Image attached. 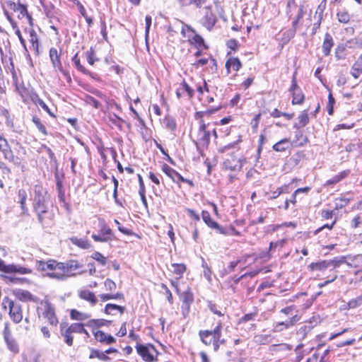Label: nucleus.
<instances>
[{"mask_svg": "<svg viewBox=\"0 0 362 362\" xmlns=\"http://www.w3.org/2000/svg\"><path fill=\"white\" fill-rule=\"evenodd\" d=\"M48 199L49 196L46 189L41 186L35 185L33 205L38 221L41 223H43L46 218H52V214L48 210Z\"/></svg>", "mask_w": 362, "mask_h": 362, "instance_id": "obj_1", "label": "nucleus"}, {"mask_svg": "<svg viewBox=\"0 0 362 362\" xmlns=\"http://www.w3.org/2000/svg\"><path fill=\"white\" fill-rule=\"evenodd\" d=\"M11 142L15 143L18 147L16 156L13 154L6 139L0 134V151L3 153L4 159L16 165H19L26 153V150L19 141L13 140Z\"/></svg>", "mask_w": 362, "mask_h": 362, "instance_id": "obj_2", "label": "nucleus"}, {"mask_svg": "<svg viewBox=\"0 0 362 362\" xmlns=\"http://www.w3.org/2000/svg\"><path fill=\"white\" fill-rule=\"evenodd\" d=\"M221 323H218L213 330H200L199 336L202 342L206 346L213 344L214 350L217 351L220 344L226 342V340L221 338Z\"/></svg>", "mask_w": 362, "mask_h": 362, "instance_id": "obj_3", "label": "nucleus"}, {"mask_svg": "<svg viewBox=\"0 0 362 362\" xmlns=\"http://www.w3.org/2000/svg\"><path fill=\"white\" fill-rule=\"evenodd\" d=\"M138 354L142 357V358L146 362H153L156 359V356L158 352L156 349L153 345L149 344L145 345H137L136 346Z\"/></svg>", "mask_w": 362, "mask_h": 362, "instance_id": "obj_4", "label": "nucleus"}, {"mask_svg": "<svg viewBox=\"0 0 362 362\" xmlns=\"http://www.w3.org/2000/svg\"><path fill=\"white\" fill-rule=\"evenodd\" d=\"M202 217L204 222L211 228L216 230L217 233L223 235H229L230 230L234 231L233 228H226L221 226L216 221L212 220L210 214L207 211H203Z\"/></svg>", "mask_w": 362, "mask_h": 362, "instance_id": "obj_5", "label": "nucleus"}, {"mask_svg": "<svg viewBox=\"0 0 362 362\" xmlns=\"http://www.w3.org/2000/svg\"><path fill=\"white\" fill-rule=\"evenodd\" d=\"M41 305L42 308H40V309L43 308V317L47 320L51 325H57L58 320L55 315L54 308L52 305L48 300H45L41 302ZM38 310H40V308H38Z\"/></svg>", "mask_w": 362, "mask_h": 362, "instance_id": "obj_6", "label": "nucleus"}, {"mask_svg": "<svg viewBox=\"0 0 362 362\" xmlns=\"http://www.w3.org/2000/svg\"><path fill=\"white\" fill-rule=\"evenodd\" d=\"M202 25L209 30H211L216 23V17L212 13L210 6L204 8V16L201 20Z\"/></svg>", "mask_w": 362, "mask_h": 362, "instance_id": "obj_7", "label": "nucleus"}, {"mask_svg": "<svg viewBox=\"0 0 362 362\" xmlns=\"http://www.w3.org/2000/svg\"><path fill=\"white\" fill-rule=\"evenodd\" d=\"M9 315L14 323H19L23 320L22 307L13 301H8Z\"/></svg>", "mask_w": 362, "mask_h": 362, "instance_id": "obj_8", "label": "nucleus"}, {"mask_svg": "<svg viewBox=\"0 0 362 362\" xmlns=\"http://www.w3.org/2000/svg\"><path fill=\"white\" fill-rule=\"evenodd\" d=\"M300 320L298 315H293L289 320L275 323L273 326V332H280L284 329H287L296 325Z\"/></svg>", "mask_w": 362, "mask_h": 362, "instance_id": "obj_9", "label": "nucleus"}, {"mask_svg": "<svg viewBox=\"0 0 362 362\" xmlns=\"http://www.w3.org/2000/svg\"><path fill=\"white\" fill-rule=\"evenodd\" d=\"M163 171L174 182L181 181L192 185V182L191 180L184 178L180 173L168 166L167 164H164L163 165Z\"/></svg>", "mask_w": 362, "mask_h": 362, "instance_id": "obj_10", "label": "nucleus"}, {"mask_svg": "<svg viewBox=\"0 0 362 362\" xmlns=\"http://www.w3.org/2000/svg\"><path fill=\"white\" fill-rule=\"evenodd\" d=\"M198 140L203 146H208L210 141V133L206 130V124L203 119L199 122Z\"/></svg>", "mask_w": 362, "mask_h": 362, "instance_id": "obj_11", "label": "nucleus"}, {"mask_svg": "<svg viewBox=\"0 0 362 362\" xmlns=\"http://www.w3.org/2000/svg\"><path fill=\"white\" fill-rule=\"evenodd\" d=\"M289 91L293 93V104H301L304 100V95L297 85L295 77L293 78L292 84Z\"/></svg>", "mask_w": 362, "mask_h": 362, "instance_id": "obj_12", "label": "nucleus"}, {"mask_svg": "<svg viewBox=\"0 0 362 362\" xmlns=\"http://www.w3.org/2000/svg\"><path fill=\"white\" fill-rule=\"evenodd\" d=\"M112 230L106 226H103L100 230V235L93 234L92 238L95 242H108L112 240Z\"/></svg>", "mask_w": 362, "mask_h": 362, "instance_id": "obj_13", "label": "nucleus"}, {"mask_svg": "<svg viewBox=\"0 0 362 362\" xmlns=\"http://www.w3.org/2000/svg\"><path fill=\"white\" fill-rule=\"evenodd\" d=\"M49 58L54 68H57L60 71H63L62 63L60 62L59 54L56 48L52 47L49 49Z\"/></svg>", "mask_w": 362, "mask_h": 362, "instance_id": "obj_14", "label": "nucleus"}, {"mask_svg": "<svg viewBox=\"0 0 362 362\" xmlns=\"http://www.w3.org/2000/svg\"><path fill=\"white\" fill-rule=\"evenodd\" d=\"M225 169L230 170L232 171L239 170L242 168L240 160L238 159H227L223 163Z\"/></svg>", "mask_w": 362, "mask_h": 362, "instance_id": "obj_15", "label": "nucleus"}, {"mask_svg": "<svg viewBox=\"0 0 362 362\" xmlns=\"http://www.w3.org/2000/svg\"><path fill=\"white\" fill-rule=\"evenodd\" d=\"M334 45L333 39L330 34L326 33L325 40L322 45V51L325 56H328L330 53L331 49Z\"/></svg>", "mask_w": 362, "mask_h": 362, "instance_id": "obj_16", "label": "nucleus"}, {"mask_svg": "<svg viewBox=\"0 0 362 362\" xmlns=\"http://www.w3.org/2000/svg\"><path fill=\"white\" fill-rule=\"evenodd\" d=\"M241 62L238 58L230 57L229 58L226 63V68L228 71V73H230V69L234 71H238L241 68Z\"/></svg>", "mask_w": 362, "mask_h": 362, "instance_id": "obj_17", "label": "nucleus"}, {"mask_svg": "<svg viewBox=\"0 0 362 362\" xmlns=\"http://www.w3.org/2000/svg\"><path fill=\"white\" fill-rule=\"evenodd\" d=\"M16 296L23 301H35L34 296L28 291L18 289L14 291Z\"/></svg>", "mask_w": 362, "mask_h": 362, "instance_id": "obj_18", "label": "nucleus"}, {"mask_svg": "<svg viewBox=\"0 0 362 362\" xmlns=\"http://www.w3.org/2000/svg\"><path fill=\"white\" fill-rule=\"evenodd\" d=\"M66 277L69 276L75 275L74 273V271L79 269L81 267L80 264L76 260H69L66 262Z\"/></svg>", "mask_w": 362, "mask_h": 362, "instance_id": "obj_19", "label": "nucleus"}, {"mask_svg": "<svg viewBox=\"0 0 362 362\" xmlns=\"http://www.w3.org/2000/svg\"><path fill=\"white\" fill-rule=\"evenodd\" d=\"M18 202L21 204V208L23 211V214H26L28 213V208L25 206V201L27 199V192L25 189H21L18 190Z\"/></svg>", "mask_w": 362, "mask_h": 362, "instance_id": "obj_20", "label": "nucleus"}, {"mask_svg": "<svg viewBox=\"0 0 362 362\" xmlns=\"http://www.w3.org/2000/svg\"><path fill=\"white\" fill-rule=\"evenodd\" d=\"M79 296L81 298L90 302L92 305H95L98 301L94 293L90 291H82Z\"/></svg>", "mask_w": 362, "mask_h": 362, "instance_id": "obj_21", "label": "nucleus"}, {"mask_svg": "<svg viewBox=\"0 0 362 362\" xmlns=\"http://www.w3.org/2000/svg\"><path fill=\"white\" fill-rule=\"evenodd\" d=\"M169 269L171 272L178 276L177 279H180L185 272L186 267L183 264H172Z\"/></svg>", "mask_w": 362, "mask_h": 362, "instance_id": "obj_22", "label": "nucleus"}, {"mask_svg": "<svg viewBox=\"0 0 362 362\" xmlns=\"http://www.w3.org/2000/svg\"><path fill=\"white\" fill-rule=\"evenodd\" d=\"M8 266H12L13 267L9 269V271H6V273H8V274L19 273L21 274H30L32 272L31 269L26 268V267H21L19 265L11 264H8Z\"/></svg>", "mask_w": 362, "mask_h": 362, "instance_id": "obj_23", "label": "nucleus"}, {"mask_svg": "<svg viewBox=\"0 0 362 362\" xmlns=\"http://www.w3.org/2000/svg\"><path fill=\"white\" fill-rule=\"evenodd\" d=\"M182 300L187 308H189V305L192 303L194 296L189 288H187V291L182 294Z\"/></svg>", "mask_w": 362, "mask_h": 362, "instance_id": "obj_24", "label": "nucleus"}, {"mask_svg": "<svg viewBox=\"0 0 362 362\" xmlns=\"http://www.w3.org/2000/svg\"><path fill=\"white\" fill-rule=\"evenodd\" d=\"M289 147V140L284 139L273 146V149L277 152H283Z\"/></svg>", "mask_w": 362, "mask_h": 362, "instance_id": "obj_25", "label": "nucleus"}, {"mask_svg": "<svg viewBox=\"0 0 362 362\" xmlns=\"http://www.w3.org/2000/svg\"><path fill=\"white\" fill-rule=\"evenodd\" d=\"M298 123L295 124L293 127L296 129H299L301 127H305L309 122V117L307 113V111H303L299 116H298Z\"/></svg>", "mask_w": 362, "mask_h": 362, "instance_id": "obj_26", "label": "nucleus"}, {"mask_svg": "<svg viewBox=\"0 0 362 362\" xmlns=\"http://www.w3.org/2000/svg\"><path fill=\"white\" fill-rule=\"evenodd\" d=\"M349 171L348 170H344L341 172L339 174L334 176L331 179L328 180L326 182L327 185H334L336 184L341 180H342L344 177H346L348 175Z\"/></svg>", "mask_w": 362, "mask_h": 362, "instance_id": "obj_27", "label": "nucleus"}, {"mask_svg": "<svg viewBox=\"0 0 362 362\" xmlns=\"http://www.w3.org/2000/svg\"><path fill=\"white\" fill-rule=\"evenodd\" d=\"M71 317L75 320H85L90 317V315L87 313H81L76 310H71Z\"/></svg>", "mask_w": 362, "mask_h": 362, "instance_id": "obj_28", "label": "nucleus"}, {"mask_svg": "<svg viewBox=\"0 0 362 362\" xmlns=\"http://www.w3.org/2000/svg\"><path fill=\"white\" fill-rule=\"evenodd\" d=\"M30 42L32 44V48L38 53V38L35 31L33 29L30 30Z\"/></svg>", "mask_w": 362, "mask_h": 362, "instance_id": "obj_29", "label": "nucleus"}, {"mask_svg": "<svg viewBox=\"0 0 362 362\" xmlns=\"http://www.w3.org/2000/svg\"><path fill=\"white\" fill-rule=\"evenodd\" d=\"M206 1V0H179V2L182 6L194 4L197 8H201Z\"/></svg>", "mask_w": 362, "mask_h": 362, "instance_id": "obj_30", "label": "nucleus"}, {"mask_svg": "<svg viewBox=\"0 0 362 362\" xmlns=\"http://www.w3.org/2000/svg\"><path fill=\"white\" fill-rule=\"evenodd\" d=\"M71 243L83 249H88L90 247V243L85 239H78L77 238H71Z\"/></svg>", "mask_w": 362, "mask_h": 362, "instance_id": "obj_31", "label": "nucleus"}, {"mask_svg": "<svg viewBox=\"0 0 362 362\" xmlns=\"http://www.w3.org/2000/svg\"><path fill=\"white\" fill-rule=\"evenodd\" d=\"M68 329L71 334L85 332L84 325L82 323H73L68 327Z\"/></svg>", "mask_w": 362, "mask_h": 362, "instance_id": "obj_32", "label": "nucleus"}, {"mask_svg": "<svg viewBox=\"0 0 362 362\" xmlns=\"http://www.w3.org/2000/svg\"><path fill=\"white\" fill-rule=\"evenodd\" d=\"M119 310L121 313H124V308L116 304L108 303L105 305V312L106 314H111L113 310Z\"/></svg>", "mask_w": 362, "mask_h": 362, "instance_id": "obj_33", "label": "nucleus"}, {"mask_svg": "<svg viewBox=\"0 0 362 362\" xmlns=\"http://www.w3.org/2000/svg\"><path fill=\"white\" fill-rule=\"evenodd\" d=\"M362 305V293L356 297V298H354L351 300H349L347 303V306L349 309H354L356 308H358Z\"/></svg>", "mask_w": 362, "mask_h": 362, "instance_id": "obj_34", "label": "nucleus"}, {"mask_svg": "<svg viewBox=\"0 0 362 362\" xmlns=\"http://www.w3.org/2000/svg\"><path fill=\"white\" fill-rule=\"evenodd\" d=\"M33 100L36 105H40L43 110H45L47 112H48L51 116H54V115L51 112L49 108L46 105V103L38 95H35L33 98Z\"/></svg>", "mask_w": 362, "mask_h": 362, "instance_id": "obj_35", "label": "nucleus"}, {"mask_svg": "<svg viewBox=\"0 0 362 362\" xmlns=\"http://www.w3.org/2000/svg\"><path fill=\"white\" fill-rule=\"evenodd\" d=\"M337 16L340 23H347L350 21V16L345 10L338 11Z\"/></svg>", "mask_w": 362, "mask_h": 362, "instance_id": "obj_36", "label": "nucleus"}, {"mask_svg": "<svg viewBox=\"0 0 362 362\" xmlns=\"http://www.w3.org/2000/svg\"><path fill=\"white\" fill-rule=\"evenodd\" d=\"M313 270H323L330 267L329 261H322L317 263H313L311 264Z\"/></svg>", "mask_w": 362, "mask_h": 362, "instance_id": "obj_37", "label": "nucleus"}, {"mask_svg": "<svg viewBox=\"0 0 362 362\" xmlns=\"http://www.w3.org/2000/svg\"><path fill=\"white\" fill-rule=\"evenodd\" d=\"M8 348L13 352L17 353L18 352V345L16 343V340L13 338H8L7 339H4Z\"/></svg>", "mask_w": 362, "mask_h": 362, "instance_id": "obj_38", "label": "nucleus"}, {"mask_svg": "<svg viewBox=\"0 0 362 362\" xmlns=\"http://www.w3.org/2000/svg\"><path fill=\"white\" fill-rule=\"evenodd\" d=\"M90 358H98L102 361H107L110 359L109 356H107L105 352L98 350H93L90 355Z\"/></svg>", "mask_w": 362, "mask_h": 362, "instance_id": "obj_39", "label": "nucleus"}, {"mask_svg": "<svg viewBox=\"0 0 362 362\" xmlns=\"http://www.w3.org/2000/svg\"><path fill=\"white\" fill-rule=\"evenodd\" d=\"M61 331H62V335L64 338L65 343L69 346H71L72 343H73V337L71 335L72 334L71 332L69 331L68 328L65 331H64L63 328L62 327Z\"/></svg>", "mask_w": 362, "mask_h": 362, "instance_id": "obj_40", "label": "nucleus"}, {"mask_svg": "<svg viewBox=\"0 0 362 362\" xmlns=\"http://www.w3.org/2000/svg\"><path fill=\"white\" fill-rule=\"evenodd\" d=\"M56 264V261L54 260H49L47 262H44L40 261L39 262V267L42 270H47V269H53L54 270V264Z\"/></svg>", "mask_w": 362, "mask_h": 362, "instance_id": "obj_41", "label": "nucleus"}, {"mask_svg": "<svg viewBox=\"0 0 362 362\" xmlns=\"http://www.w3.org/2000/svg\"><path fill=\"white\" fill-rule=\"evenodd\" d=\"M286 242H287V239H286V238L279 240L276 242H271L269 244V250L272 251L277 247H283L285 245Z\"/></svg>", "mask_w": 362, "mask_h": 362, "instance_id": "obj_42", "label": "nucleus"}, {"mask_svg": "<svg viewBox=\"0 0 362 362\" xmlns=\"http://www.w3.org/2000/svg\"><path fill=\"white\" fill-rule=\"evenodd\" d=\"M93 334L97 341L105 343L107 334L101 330H93Z\"/></svg>", "mask_w": 362, "mask_h": 362, "instance_id": "obj_43", "label": "nucleus"}, {"mask_svg": "<svg viewBox=\"0 0 362 362\" xmlns=\"http://www.w3.org/2000/svg\"><path fill=\"white\" fill-rule=\"evenodd\" d=\"M92 258L95 259L103 266H105L106 264V258L99 252H93L92 255Z\"/></svg>", "mask_w": 362, "mask_h": 362, "instance_id": "obj_44", "label": "nucleus"}, {"mask_svg": "<svg viewBox=\"0 0 362 362\" xmlns=\"http://www.w3.org/2000/svg\"><path fill=\"white\" fill-rule=\"evenodd\" d=\"M33 122L40 132H41L44 135L47 134L45 127L41 123L40 119L38 117H33Z\"/></svg>", "mask_w": 362, "mask_h": 362, "instance_id": "obj_45", "label": "nucleus"}, {"mask_svg": "<svg viewBox=\"0 0 362 362\" xmlns=\"http://www.w3.org/2000/svg\"><path fill=\"white\" fill-rule=\"evenodd\" d=\"M329 262H330V267H332L333 269H335L337 267H339L341 264H344L346 262V257H341L339 258H334V259H332Z\"/></svg>", "mask_w": 362, "mask_h": 362, "instance_id": "obj_46", "label": "nucleus"}, {"mask_svg": "<svg viewBox=\"0 0 362 362\" xmlns=\"http://www.w3.org/2000/svg\"><path fill=\"white\" fill-rule=\"evenodd\" d=\"M346 47L349 48L362 47V40L358 39H353L347 41Z\"/></svg>", "mask_w": 362, "mask_h": 362, "instance_id": "obj_47", "label": "nucleus"}, {"mask_svg": "<svg viewBox=\"0 0 362 362\" xmlns=\"http://www.w3.org/2000/svg\"><path fill=\"white\" fill-rule=\"evenodd\" d=\"M334 103V98H333L332 93H329L328 96V103L327 105V110L329 115H332L333 114V105Z\"/></svg>", "mask_w": 362, "mask_h": 362, "instance_id": "obj_48", "label": "nucleus"}, {"mask_svg": "<svg viewBox=\"0 0 362 362\" xmlns=\"http://www.w3.org/2000/svg\"><path fill=\"white\" fill-rule=\"evenodd\" d=\"M16 11L20 13L23 16H27L29 18V21H31V17L28 15L26 6L21 4H18V8Z\"/></svg>", "mask_w": 362, "mask_h": 362, "instance_id": "obj_49", "label": "nucleus"}, {"mask_svg": "<svg viewBox=\"0 0 362 362\" xmlns=\"http://www.w3.org/2000/svg\"><path fill=\"white\" fill-rule=\"evenodd\" d=\"M351 226L355 228L362 226V214H360L353 218L351 221Z\"/></svg>", "mask_w": 362, "mask_h": 362, "instance_id": "obj_50", "label": "nucleus"}, {"mask_svg": "<svg viewBox=\"0 0 362 362\" xmlns=\"http://www.w3.org/2000/svg\"><path fill=\"white\" fill-rule=\"evenodd\" d=\"M202 267L204 268V271H203V274L204 276V277L209 281H210L211 280V269L210 268H209L206 264V262L203 260V262H202Z\"/></svg>", "mask_w": 362, "mask_h": 362, "instance_id": "obj_51", "label": "nucleus"}, {"mask_svg": "<svg viewBox=\"0 0 362 362\" xmlns=\"http://www.w3.org/2000/svg\"><path fill=\"white\" fill-rule=\"evenodd\" d=\"M66 262H57L54 264V270H59L62 272L61 274L66 275Z\"/></svg>", "mask_w": 362, "mask_h": 362, "instance_id": "obj_52", "label": "nucleus"}, {"mask_svg": "<svg viewBox=\"0 0 362 362\" xmlns=\"http://www.w3.org/2000/svg\"><path fill=\"white\" fill-rule=\"evenodd\" d=\"M72 62L74 64V65L76 66V67L81 71L82 72H84L85 71V69L84 67L80 63V59L78 57V54H76L73 58H72Z\"/></svg>", "mask_w": 362, "mask_h": 362, "instance_id": "obj_53", "label": "nucleus"}, {"mask_svg": "<svg viewBox=\"0 0 362 362\" xmlns=\"http://www.w3.org/2000/svg\"><path fill=\"white\" fill-rule=\"evenodd\" d=\"M110 120L116 126L119 127V128L122 127V123L124 122V120L117 116L116 115H113L110 117Z\"/></svg>", "mask_w": 362, "mask_h": 362, "instance_id": "obj_54", "label": "nucleus"}, {"mask_svg": "<svg viewBox=\"0 0 362 362\" xmlns=\"http://www.w3.org/2000/svg\"><path fill=\"white\" fill-rule=\"evenodd\" d=\"M3 335L4 339H7L8 338H11V332L9 328V322H6L4 323V329L3 331Z\"/></svg>", "mask_w": 362, "mask_h": 362, "instance_id": "obj_55", "label": "nucleus"}, {"mask_svg": "<svg viewBox=\"0 0 362 362\" xmlns=\"http://www.w3.org/2000/svg\"><path fill=\"white\" fill-rule=\"evenodd\" d=\"M47 275L51 278L57 279L59 280H64L66 278V275H64V274L59 273L57 272H52L48 273Z\"/></svg>", "mask_w": 362, "mask_h": 362, "instance_id": "obj_56", "label": "nucleus"}, {"mask_svg": "<svg viewBox=\"0 0 362 362\" xmlns=\"http://www.w3.org/2000/svg\"><path fill=\"white\" fill-rule=\"evenodd\" d=\"M105 286L107 290L114 291L116 288V284L112 280L107 279L105 281Z\"/></svg>", "mask_w": 362, "mask_h": 362, "instance_id": "obj_57", "label": "nucleus"}, {"mask_svg": "<svg viewBox=\"0 0 362 362\" xmlns=\"http://www.w3.org/2000/svg\"><path fill=\"white\" fill-rule=\"evenodd\" d=\"M86 55H87V60H88V62L89 63V64L93 65L95 61L97 60L94 58L93 50H92V49H90V50H89L86 52Z\"/></svg>", "mask_w": 362, "mask_h": 362, "instance_id": "obj_58", "label": "nucleus"}, {"mask_svg": "<svg viewBox=\"0 0 362 362\" xmlns=\"http://www.w3.org/2000/svg\"><path fill=\"white\" fill-rule=\"evenodd\" d=\"M161 288L165 290V294L167 295V299H168V302L170 304H172L173 303V296H172L170 291L168 289V288L164 284H161Z\"/></svg>", "mask_w": 362, "mask_h": 362, "instance_id": "obj_59", "label": "nucleus"}, {"mask_svg": "<svg viewBox=\"0 0 362 362\" xmlns=\"http://www.w3.org/2000/svg\"><path fill=\"white\" fill-rule=\"evenodd\" d=\"M353 69L362 71V54L358 57V60L353 65Z\"/></svg>", "mask_w": 362, "mask_h": 362, "instance_id": "obj_60", "label": "nucleus"}, {"mask_svg": "<svg viewBox=\"0 0 362 362\" xmlns=\"http://www.w3.org/2000/svg\"><path fill=\"white\" fill-rule=\"evenodd\" d=\"M115 223L118 226V230L125 234V235H132V233L130 230L126 228H124L122 227V226H120V223L119 222L117 221V220H115Z\"/></svg>", "mask_w": 362, "mask_h": 362, "instance_id": "obj_61", "label": "nucleus"}, {"mask_svg": "<svg viewBox=\"0 0 362 362\" xmlns=\"http://www.w3.org/2000/svg\"><path fill=\"white\" fill-rule=\"evenodd\" d=\"M257 315V313H251L248 314H245L241 319L243 322H247L250 320H255V317Z\"/></svg>", "mask_w": 362, "mask_h": 362, "instance_id": "obj_62", "label": "nucleus"}, {"mask_svg": "<svg viewBox=\"0 0 362 362\" xmlns=\"http://www.w3.org/2000/svg\"><path fill=\"white\" fill-rule=\"evenodd\" d=\"M145 21H146L145 32H146V35L147 36L148 35L150 27H151V21H152L151 16H146V18H145Z\"/></svg>", "mask_w": 362, "mask_h": 362, "instance_id": "obj_63", "label": "nucleus"}, {"mask_svg": "<svg viewBox=\"0 0 362 362\" xmlns=\"http://www.w3.org/2000/svg\"><path fill=\"white\" fill-rule=\"evenodd\" d=\"M183 89L187 93L189 98H192L194 95V90L189 87V86L185 81L182 83Z\"/></svg>", "mask_w": 362, "mask_h": 362, "instance_id": "obj_64", "label": "nucleus"}]
</instances>
